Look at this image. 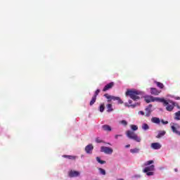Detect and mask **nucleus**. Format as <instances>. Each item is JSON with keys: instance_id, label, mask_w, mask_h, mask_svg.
I'll use <instances>...</instances> for the list:
<instances>
[{"instance_id": "nucleus-1", "label": "nucleus", "mask_w": 180, "mask_h": 180, "mask_svg": "<svg viewBox=\"0 0 180 180\" xmlns=\"http://www.w3.org/2000/svg\"><path fill=\"white\" fill-rule=\"evenodd\" d=\"M144 95V93L141 91L140 90H136V89H131L127 90L126 92V96H129L132 99L133 101H139L140 98L143 97Z\"/></svg>"}, {"instance_id": "nucleus-2", "label": "nucleus", "mask_w": 180, "mask_h": 180, "mask_svg": "<svg viewBox=\"0 0 180 180\" xmlns=\"http://www.w3.org/2000/svg\"><path fill=\"white\" fill-rule=\"evenodd\" d=\"M127 137L128 139H131V140H134V141H136L137 143H140L141 141V138L140 136H137V134L134 133V131L128 130L126 132Z\"/></svg>"}, {"instance_id": "nucleus-3", "label": "nucleus", "mask_w": 180, "mask_h": 180, "mask_svg": "<svg viewBox=\"0 0 180 180\" xmlns=\"http://www.w3.org/2000/svg\"><path fill=\"white\" fill-rule=\"evenodd\" d=\"M145 101L146 103H150V102H165L164 98L153 97L152 96H145Z\"/></svg>"}, {"instance_id": "nucleus-4", "label": "nucleus", "mask_w": 180, "mask_h": 180, "mask_svg": "<svg viewBox=\"0 0 180 180\" xmlns=\"http://www.w3.org/2000/svg\"><path fill=\"white\" fill-rule=\"evenodd\" d=\"M164 101H160L162 103H163V105L166 106V110H167V112H172V110H174V108H175V102L174 101H170L169 103L166 101L165 99H164Z\"/></svg>"}, {"instance_id": "nucleus-5", "label": "nucleus", "mask_w": 180, "mask_h": 180, "mask_svg": "<svg viewBox=\"0 0 180 180\" xmlns=\"http://www.w3.org/2000/svg\"><path fill=\"white\" fill-rule=\"evenodd\" d=\"M105 98L108 99V102H112V101H117L118 103H123V101L119 97L110 96L108 94H104Z\"/></svg>"}, {"instance_id": "nucleus-6", "label": "nucleus", "mask_w": 180, "mask_h": 180, "mask_svg": "<svg viewBox=\"0 0 180 180\" xmlns=\"http://www.w3.org/2000/svg\"><path fill=\"white\" fill-rule=\"evenodd\" d=\"M101 152L105 153V154L110 155L113 153V149L112 148H109L108 146H101Z\"/></svg>"}, {"instance_id": "nucleus-7", "label": "nucleus", "mask_w": 180, "mask_h": 180, "mask_svg": "<svg viewBox=\"0 0 180 180\" xmlns=\"http://www.w3.org/2000/svg\"><path fill=\"white\" fill-rule=\"evenodd\" d=\"M172 131L173 133H175V134H177V136H180V131H178V129H180V126L178 124H174V125H172Z\"/></svg>"}, {"instance_id": "nucleus-8", "label": "nucleus", "mask_w": 180, "mask_h": 180, "mask_svg": "<svg viewBox=\"0 0 180 180\" xmlns=\"http://www.w3.org/2000/svg\"><path fill=\"white\" fill-rule=\"evenodd\" d=\"M131 103H133V101H132L131 100H129V101H128V103H124V105H125L127 108H132V109H133V108H136L137 105H139V103H134V104H131Z\"/></svg>"}, {"instance_id": "nucleus-9", "label": "nucleus", "mask_w": 180, "mask_h": 180, "mask_svg": "<svg viewBox=\"0 0 180 180\" xmlns=\"http://www.w3.org/2000/svg\"><path fill=\"white\" fill-rule=\"evenodd\" d=\"M94 150V146L92 144H89L85 147V151L86 154H92Z\"/></svg>"}, {"instance_id": "nucleus-10", "label": "nucleus", "mask_w": 180, "mask_h": 180, "mask_svg": "<svg viewBox=\"0 0 180 180\" xmlns=\"http://www.w3.org/2000/svg\"><path fill=\"white\" fill-rule=\"evenodd\" d=\"M150 147L153 150H160V148H161L162 146H161L160 143L156 142V143H152L150 145Z\"/></svg>"}, {"instance_id": "nucleus-11", "label": "nucleus", "mask_w": 180, "mask_h": 180, "mask_svg": "<svg viewBox=\"0 0 180 180\" xmlns=\"http://www.w3.org/2000/svg\"><path fill=\"white\" fill-rule=\"evenodd\" d=\"M69 176H70V178H74L75 176H79V172L71 170L69 172Z\"/></svg>"}, {"instance_id": "nucleus-12", "label": "nucleus", "mask_w": 180, "mask_h": 180, "mask_svg": "<svg viewBox=\"0 0 180 180\" xmlns=\"http://www.w3.org/2000/svg\"><path fill=\"white\" fill-rule=\"evenodd\" d=\"M151 108H153V105L151 104H150L148 107L146 108L145 110L146 112V117H149L150 115H151Z\"/></svg>"}, {"instance_id": "nucleus-13", "label": "nucleus", "mask_w": 180, "mask_h": 180, "mask_svg": "<svg viewBox=\"0 0 180 180\" xmlns=\"http://www.w3.org/2000/svg\"><path fill=\"white\" fill-rule=\"evenodd\" d=\"M154 169H155V166H154V165H152L150 166H148V167H145L143 169V172H149L151 171H154Z\"/></svg>"}, {"instance_id": "nucleus-14", "label": "nucleus", "mask_w": 180, "mask_h": 180, "mask_svg": "<svg viewBox=\"0 0 180 180\" xmlns=\"http://www.w3.org/2000/svg\"><path fill=\"white\" fill-rule=\"evenodd\" d=\"M113 85H115V83L113 82H110L107 85H105L103 89V92H106V91H108V89H110L113 86Z\"/></svg>"}, {"instance_id": "nucleus-15", "label": "nucleus", "mask_w": 180, "mask_h": 180, "mask_svg": "<svg viewBox=\"0 0 180 180\" xmlns=\"http://www.w3.org/2000/svg\"><path fill=\"white\" fill-rule=\"evenodd\" d=\"M151 122L155 123V124H160V123H161V121L160 120V118H158L157 117H153L151 119Z\"/></svg>"}, {"instance_id": "nucleus-16", "label": "nucleus", "mask_w": 180, "mask_h": 180, "mask_svg": "<svg viewBox=\"0 0 180 180\" xmlns=\"http://www.w3.org/2000/svg\"><path fill=\"white\" fill-rule=\"evenodd\" d=\"M150 94L151 95H159L160 94V91L157 90V89L155 88H150Z\"/></svg>"}, {"instance_id": "nucleus-17", "label": "nucleus", "mask_w": 180, "mask_h": 180, "mask_svg": "<svg viewBox=\"0 0 180 180\" xmlns=\"http://www.w3.org/2000/svg\"><path fill=\"white\" fill-rule=\"evenodd\" d=\"M103 129L105 131H112V128L108 124L103 125Z\"/></svg>"}, {"instance_id": "nucleus-18", "label": "nucleus", "mask_w": 180, "mask_h": 180, "mask_svg": "<svg viewBox=\"0 0 180 180\" xmlns=\"http://www.w3.org/2000/svg\"><path fill=\"white\" fill-rule=\"evenodd\" d=\"M130 153H131V154H137L139 153H140V149L136 148L134 149H130Z\"/></svg>"}, {"instance_id": "nucleus-19", "label": "nucleus", "mask_w": 180, "mask_h": 180, "mask_svg": "<svg viewBox=\"0 0 180 180\" xmlns=\"http://www.w3.org/2000/svg\"><path fill=\"white\" fill-rule=\"evenodd\" d=\"M174 120H180V110L174 113Z\"/></svg>"}, {"instance_id": "nucleus-20", "label": "nucleus", "mask_w": 180, "mask_h": 180, "mask_svg": "<svg viewBox=\"0 0 180 180\" xmlns=\"http://www.w3.org/2000/svg\"><path fill=\"white\" fill-rule=\"evenodd\" d=\"M96 161L99 164H101V165H103V164H106V161L101 160V158H99V157H96Z\"/></svg>"}, {"instance_id": "nucleus-21", "label": "nucleus", "mask_w": 180, "mask_h": 180, "mask_svg": "<svg viewBox=\"0 0 180 180\" xmlns=\"http://www.w3.org/2000/svg\"><path fill=\"white\" fill-rule=\"evenodd\" d=\"M165 133H166L165 131H159V133L157 136L158 139H160V138L162 137V136H165Z\"/></svg>"}, {"instance_id": "nucleus-22", "label": "nucleus", "mask_w": 180, "mask_h": 180, "mask_svg": "<svg viewBox=\"0 0 180 180\" xmlns=\"http://www.w3.org/2000/svg\"><path fill=\"white\" fill-rule=\"evenodd\" d=\"M63 157H64V158H68L69 160H75V158H77L76 156L67 155H64Z\"/></svg>"}, {"instance_id": "nucleus-23", "label": "nucleus", "mask_w": 180, "mask_h": 180, "mask_svg": "<svg viewBox=\"0 0 180 180\" xmlns=\"http://www.w3.org/2000/svg\"><path fill=\"white\" fill-rule=\"evenodd\" d=\"M107 112H113V108H112V104L107 105Z\"/></svg>"}, {"instance_id": "nucleus-24", "label": "nucleus", "mask_w": 180, "mask_h": 180, "mask_svg": "<svg viewBox=\"0 0 180 180\" xmlns=\"http://www.w3.org/2000/svg\"><path fill=\"white\" fill-rule=\"evenodd\" d=\"M151 164H154V161H153V160H148V161H146V162L144 163V167H148V165H151Z\"/></svg>"}, {"instance_id": "nucleus-25", "label": "nucleus", "mask_w": 180, "mask_h": 180, "mask_svg": "<svg viewBox=\"0 0 180 180\" xmlns=\"http://www.w3.org/2000/svg\"><path fill=\"white\" fill-rule=\"evenodd\" d=\"M95 102H96V97L93 96L91 98V101H90V105L92 106V105H94V103H95Z\"/></svg>"}, {"instance_id": "nucleus-26", "label": "nucleus", "mask_w": 180, "mask_h": 180, "mask_svg": "<svg viewBox=\"0 0 180 180\" xmlns=\"http://www.w3.org/2000/svg\"><path fill=\"white\" fill-rule=\"evenodd\" d=\"M142 129L143 130H148V129H150V127L147 124H143Z\"/></svg>"}, {"instance_id": "nucleus-27", "label": "nucleus", "mask_w": 180, "mask_h": 180, "mask_svg": "<svg viewBox=\"0 0 180 180\" xmlns=\"http://www.w3.org/2000/svg\"><path fill=\"white\" fill-rule=\"evenodd\" d=\"M131 130H133L134 131H136V130H139V127H137V125H133L131 124L130 126Z\"/></svg>"}, {"instance_id": "nucleus-28", "label": "nucleus", "mask_w": 180, "mask_h": 180, "mask_svg": "<svg viewBox=\"0 0 180 180\" xmlns=\"http://www.w3.org/2000/svg\"><path fill=\"white\" fill-rule=\"evenodd\" d=\"M98 171L101 175H106V171L102 168H99Z\"/></svg>"}, {"instance_id": "nucleus-29", "label": "nucleus", "mask_w": 180, "mask_h": 180, "mask_svg": "<svg viewBox=\"0 0 180 180\" xmlns=\"http://www.w3.org/2000/svg\"><path fill=\"white\" fill-rule=\"evenodd\" d=\"M156 84L158 88H160V89H162V88H164V84L161 82H157Z\"/></svg>"}, {"instance_id": "nucleus-30", "label": "nucleus", "mask_w": 180, "mask_h": 180, "mask_svg": "<svg viewBox=\"0 0 180 180\" xmlns=\"http://www.w3.org/2000/svg\"><path fill=\"white\" fill-rule=\"evenodd\" d=\"M120 124H122V126H127V121L122 120L119 122Z\"/></svg>"}, {"instance_id": "nucleus-31", "label": "nucleus", "mask_w": 180, "mask_h": 180, "mask_svg": "<svg viewBox=\"0 0 180 180\" xmlns=\"http://www.w3.org/2000/svg\"><path fill=\"white\" fill-rule=\"evenodd\" d=\"M105 110V104H101L100 105V112H103Z\"/></svg>"}, {"instance_id": "nucleus-32", "label": "nucleus", "mask_w": 180, "mask_h": 180, "mask_svg": "<svg viewBox=\"0 0 180 180\" xmlns=\"http://www.w3.org/2000/svg\"><path fill=\"white\" fill-rule=\"evenodd\" d=\"M99 92H101V90H100L99 89H98L96 91V92H95L94 96H96V97L98 96V95H99Z\"/></svg>"}, {"instance_id": "nucleus-33", "label": "nucleus", "mask_w": 180, "mask_h": 180, "mask_svg": "<svg viewBox=\"0 0 180 180\" xmlns=\"http://www.w3.org/2000/svg\"><path fill=\"white\" fill-rule=\"evenodd\" d=\"M145 173L146 174V175H148V176H151L154 175V172H147Z\"/></svg>"}, {"instance_id": "nucleus-34", "label": "nucleus", "mask_w": 180, "mask_h": 180, "mask_svg": "<svg viewBox=\"0 0 180 180\" xmlns=\"http://www.w3.org/2000/svg\"><path fill=\"white\" fill-rule=\"evenodd\" d=\"M96 142H97V143H103V141H102V139H101V138H96Z\"/></svg>"}, {"instance_id": "nucleus-35", "label": "nucleus", "mask_w": 180, "mask_h": 180, "mask_svg": "<svg viewBox=\"0 0 180 180\" xmlns=\"http://www.w3.org/2000/svg\"><path fill=\"white\" fill-rule=\"evenodd\" d=\"M160 122L161 123H162V124H168V121H165L164 120H161Z\"/></svg>"}, {"instance_id": "nucleus-36", "label": "nucleus", "mask_w": 180, "mask_h": 180, "mask_svg": "<svg viewBox=\"0 0 180 180\" xmlns=\"http://www.w3.org/2000/svg\"><path fill=\"white\" fill-rule=\"evenodd\" d=\"M119 137H122V134H117L115 136V139H116V140H117Z\"/></svg>"}, {"instance_id": "nucleus-37", "label": "nucleus", "mask_w": 180, "mask_h": 180, "mask_svg": "<svg viewBox=\"0 0 180 180\" xmlns=\"http://www.w3.org/2000/svg\"><path fill=\"white\" fill-rule=\"evenodd\" d=\"M139 115H141V116H144V111H139Z\"/></svg>"}, {"instance_id": "nucleus-38", "label": "nucleus", "mask_w": 180, "mask_h": 180, "mask_svg": "<svg viewBox=\"0 0 180 180\" xmlns=\"http://www.w3.org/2000/svg\"><path fill=\"white\" fill-rule=\"evenodd\" d=\"M174 99H176V101H180V97L179 96L174 97Z\"/></svg>"}, {"instance_id": "nucleus-39", "label": "nucleus", "mask_w": 180, "mask_h": 180, "mask_svg": "<svg viewBox=\"0 0 180 180\" xmlns=\"http://www.w3.org/2000/svg\"><path fill=\"white\" fill-rule=\"evenodd\" d=\"M130 148V145H126L125 146V148Z\"/></svg>"}, {"instance_id": "nucleus-40", "label": "nucleus", "mask_w": 180, "mask_h": 180, "mask_svg": "<svg viewBox=\"0 0 180 180\" xmlns=\"http://www.w3.org/2000/svg\"><path fill=\"white\" fill-rule=\"evenodd\" d=\"M175 172H178V169H174Z\"/></svg>"}, {"instance_id": "nucleus-41", "label": "nucleus", "mask_w": 180, "mask_h": 180, "mask_svg": "<svg viewBox=\"0 0 180 180\" xmlns=\"http://www.w3.org/2000/svg\"><path fill=\"white\" fill-rule=\"evenodd\" d=\"M178 109H180V106L179 105H176Z\"/></svg>"}, {"instance_id": "nucleus-42", "label": "nucleus", "mask_w": 180, "mask_h": 180, "mask_svg": "<svg viewBox=\"0 0 180 180\" xmlns=\"http://www.w3.org/2000/svg\"><path fill=\"white\" fill-rule=\"evenodd\" d=\"M118 180H124V179H119Z\"/></svg>"}]
</instances>
